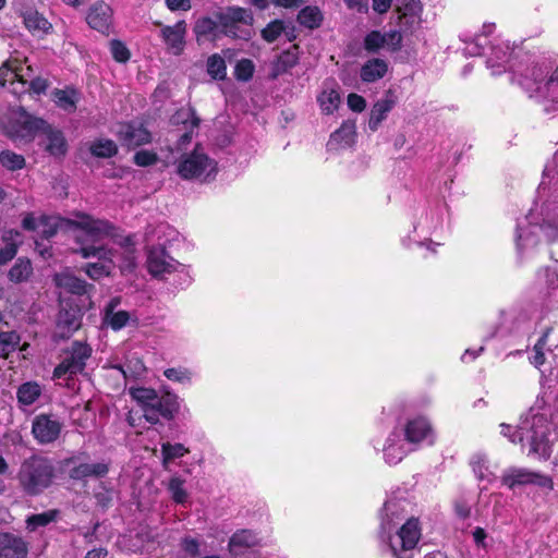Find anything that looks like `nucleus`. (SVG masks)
Listing matches in <instances>:
<instances>
[{
    "label": "nucleus",
    "mask_w": 558,
    "mask_h": 558,
    "mask_svg": "<svg viewBox=\"0 0 558 558\" xmlns=\"http://www.w3.org/2000/svg\"><path fill=\"white\" fill-rule=\"evenodd\" d=\"M185 480L180 476H172L167 485V489L175 504L184 505L187 501L189 494L184 488Z\"/></svg>",
    "instance_id": "nucleus-42"
},
{
    "label": "nucleus",
    "mask_w": 558,
    "mask_h": 558,
    "mask_svg": "<svg viewBox=\"0 0 558 558\" xmlns=\"http://www.w3.org/2000/svg\"><path fill=\"white\" fill-rule=\"evenodd\" d=\"M500 433L508 437L511 442L518 440L524 446L529 445V456L547 459L550 456V444L548 439L549 423L544 415H533L531 422L524 423L518 429L507 424L500 425Z\"/></svg>",
    "instance_id": "nucleus-4"
},
{
    "label": "nucleus",
    "mask_w": 558,
    "mask_h": 558,
    "mask_svg": "<svg viewBox=\"0 0 558 558\" xmlns=\"http://www.w3.org/2000/svg\"><path fill=\"white\" fill-rule=\"evenodd\" d=\"M117 136L121 145L128 148H136L151 142V133L143 122L136 120L121 123Z\"/></svg>",
    "instance_id": "nucleus-18"
},
{
    "label": "nucleus",
    "mask_w": 558,
    "mask_h": 558,
    "mask_svg": "<svg viewBox=\"0 0 558 558\" xmlns=\"http://www.w3.org/2000/svg\"><path fill=\"white\" fill-rule=\"evenodd\" d=\"M343 2L350 10H355L360 13L367 12L368 10V0H343Z\"/></svg>",
    "instance_id": "nucleus-62"
},
{
    "label": "nucleus",
    "mask_w": 558,
    "mask_h": 558,
    "mask_svg": "<svg viewBox=\"0 0 558 558\" xmlns=\"http://www.w3.org/2000/svg\"><path fill=\"white\" fill-rule=\"evenodd\" d=\"M181 547L191 557L199 555V543L197 539L192 537H184L181 543Z\"/></svg>",
    "instance_id": "nucleus-60"
},
{
    "label": "nucleus",
    "mask_w": 558,
    "mask_h": 558,
    "mask_svg": "<svg viewBox=\"0 0 558 558\" xmlns=\"http://www.w3.org/2000/svg\"><path fill=\"white\" fill-rule=\"evenodd\" d=\"M454 511L460 519H466L471 514V507L464 500H458L454 504Z\"/></svg>",
    "instance_id": "nucleus-63"
},
{
    "label": "nucleus",
    "mask_w": 558,
    "mask_h": 558,
    "mask_svg": "<svg viewBox=\"0 0 558 558\" xmlns=\"http://www.w3.org/2000/svg\"><path fill=\"white\" fill-rule=\"evenodd\" d=\"M21 341V337L16 331L0 330V359H7L10 353L14 352Z\"/></svg>",
    "instance_id": "nucleus-41"
},
{
    "label": "nucleus",
    "mask_w": 558,
    "mask_h": 558,
    "mask_svg": "<svg viewBox=\"0 0 558 558\" xmlns=\"http://www.w3.org/2000/svg\"><path fill=\"white\" fill-rule=\"evenodd\" d=\"M86 22L90 28L104 35H109L113 24V11L108 3L98 0L88 8Z\"/></svg>",
    "instance_id": "nucleus-19"
},
{
    "label": "nucleus",
    "mask_w": 558,
    "mask_h": 558,
    "mask_svg": "<svg viewBox=\"0 0 558 558\" xmlns=\"http://www.w3.org/2000/svg\"><path fill=\"white\" fill-rule=\"evenodd\" d=\"M422 536L417 518H410L403 523L395 535H387L390 551L395 558H413L412 551Z\"/></svg>",
    "instance_id": "nucleus-10"
},
{
    "label": "nucleus",
    "mask_w": 558,
    "mask_h": 558,
    "mask_svg": "<svg viewBox=\"0 0 558 558\" xmlns=\"http://www.w3.org/2000/svg\"><path fill=\"white\" fill-rule=\"evenodd\" d=\"M207 72L214 80H223L227 75V64L225 59L215 53L207 60Z\"/></svg>",
    "instance_id": "nucleus-44"
},
{
    "label": "nucleus",
    "mask_w": 558,
    "mask_h": 558,
    "mask_svg": "<svg viewBox=\"0 0 558 558\" xmlns=\"http://www.w3.org/2000/svg\"><path fill=\"white\" fill-rule=\"evenodd\" d=\"M218 32L221 33V26L220 22H216L210 17H202L197 20L194 26V33L197 37V39L204 37H215L217 36Z\"/></svg>",
    "instance_id": "nucleus-38"
},
{
    "label": "nucleus",
    "mask_w": 558,
    "mask_h": 558,
    "mask_svg": "<svg viewBox=\"0 0 558 558\" xmlns=\"http://www.w3.org/2000/svg\"><path fill=\"white\" fill-rule=\"evenodd\" d=\"M495 31V24L488 23L483 25L482 34L468 35L462 34L460 39L465 44L463 53L469 57L482 56L485 51V46L488 43L487 37Z\"/></svg>",
    "instance_id": "nucleus-24"
},
{
    "label": "nucleus",
    "mask_w": 558,
    "mask_h": 558,
    "mask_svg": "<svg viewBox=\"0 0 558 558\" xmlns=\"http://www.w3.org/2000/svg\"><path fill=\"white\" fill-rule=\"evenodd\" d=\"M257 535L251 530H241L235 532L229 541V550L232 555L238 556L244 550L258 545Z\"/></svg>",
    "instance_id": "nucleus-27"
},
{
    "label": "nucleus",
    "mask_w": 558,
    "mask_h": 558,
    "mask_svg": "<svg viewBox=\"0 0 558 558\" xmlns=\"http://www.w3.org/2000/svg\"><path fill=\"white\" fill-rule=\"evenodd\" d=\"M33 275V266L28 258L20 257L8 272V278L14 283L28 281Z\"/></svg>",
    "instance_id": "nucleus-34"
},
{
    "label": "nucleus",
    "mask_w": 558,
    "mask_h": 558,
    "mask_svg": "<svg viewBox=\"0 0 558 558\" xmlns=\"http://www.w3.org/2000/svg\"><path fill=\"white\" fill-rule=\"evenodd\" d=\"M323 112L332 113L340 104V95L335 88H325L317 98Z\"/></svg>",
    "instance_id": "nucleus-40"
},
{
    "label": "nucleus",
    "mask_w": 558,
    "mask_h": 558,
    "mask_svg": "<svg viewBox=\"0 0 558 558\" xmlns=\"http://www.w3.org/2000/svg\"><path fill=\"white\" fill-rule=\"evenodd\" d=\"M558 197V150L553 160L546 165L543 179L537 189V202H542V219L535 217L533 209L525 217L527 227L521 222L517 226V247L519 253L537 245L538 233L542 232L549 241L558 239V206L549 197Z\"/></svg>",
    "instance_id": "nucleus-1"
},
{
    "label": "nucleus",
    "mask_w": 558,
    "mask_h": 558,
    "mask_svg": "<svg viewBox=\"0 0 558 558\" xmlns=\"http://www.w3.org/2000/svg\"><path fill=\"white\" fill-rule=\"evenodd\" d=\"M16 480L27 496L36 497L50 488L57 480V469L51 458L33 453L19 468Z\"/></svg>",
    "instance_id": "nucleus-3"
},
{
    "label": "nucleus",
    "mask_w": 558,
    "mask_h": 558,
    "mask_svg": "<svg viewBox=\"0 0 558 558\" xmlns=\"http://www.w3.org/2000/svg\"><path fill=\"white\" fill-rule=\"evenodd\" d=\"M82 325V313L76 307H62L59 311L57 326L53 333L54 339H69Z\"/></svg>",
    "instance_id": "nucleus-20"
},
{
    "label": "nucleus",
    "mask_w": 558,
    "mask_h": 558,
    "mask_svg": "<svg viewBox=\"0 0 558 558\" xmlns=\"http://www.w3.org/2000/svg\"><path fill=\"white\" fill-rule=\"evenodd\" d=\"M500 481L510 490L525 486H536L546 492L554 489V481L549 475L526 468H508L504 471Z\"/></svg>",
    "instance_id": "nucleus-11"
},
{
    "label": "nucleus",
    "mask_w": 558,
    "mask_h": 558,
    "mask_svg": "<svg viewBox=\"0 0 558 558\" xmlns=\"http://www.w3.org/2000/svg\"><path fill=\"white\" fill-rule=\"evenodd\" d=\"M89 151L97 158H111L118 154V146L112 140H97L92 143Z\"/></svg>",
    "instance_id": "nucleus-39"
},
{
    "label": "nucleus",
    "mask_w": 558,
    "mask_h": 558,
    "mask_svg": "<svg viewBox=\"0 0 558 558\" xmlns=\"http://www.w3.org/2000/svg\"><path fill=\"white\" fill-rule=\"evenodd\" d=\"M393 0H373V10L378 14H385L389 11Z\"/></svg>",
    "instance_id": "nucleus-64"
},
{
    "label": "nucleus",
    "mask_w": 558,
    "mask_h": 558,
    "mask_svg": "<svg viewBox=\"0 0 558 558\" xmlns=\"http://www.w3.org/2000/svg\"><path fill=\"white\" fill-rule=\"evenodd\" d=\"M355 133V123L344 121L341 126L330 135L327 146L329 149L350 146L354 142Z\"/></svg>",
    "instance_id": "nucleus-28"
},
{
    "label": "nucleus",
    "mask_w": 558,
    "mask_h": 558,
    "mask_svg": "<svg viewBox=\"0 0 558 558\" xmlns=\"http://www.w3.org/2000/svg\"><path fill=\"white\" fill-rule=\"evenodd\" d=\"M178 173L185 180L208 181L217 173V163L196 146L191 154L183 156L178 165Z\"/></svg>",
    "instance_id": "nucleus-9"
},
{
    "label": "nucleus",
    "mask_w": 558,
    "mask_h": 558,
    "mask_svg": "<svg viewBox=\"0 0 558 558\" xmlns=\"http://www.w3.org/2000/svg\"><path fill=\"white\" fill-rule=\"evenodd\" d=\"M13 234L20 236V233L17 231H10L3 236L7 243L0 250V265H4L11 259H13L17 253V244L13 241Z\"/></svg>",
    "instance_id": "nucleus-47"
},
{
    "label": "nucleus",
    "mask_w": 558,
    "mask_h": 558,
    "mask_svg": "<svg viewBox=\"0 0 558 558\" xmlns=\"http://www.w3.org/2000/svg\"><path fill=\"white\" fill-rule=\"evenodd\" d=\"M62 423L53 414H38L32 422V435L39 445L54 442L61 434Z\"/></svg>",
    "instance_id": "nucleus-15"
},
{
    "label": "nucleus",
    "mask_w": 558,
    "mask_h": 558,
    "mask_svg": "<svg viewBox=\"0 0 558 558\" xmlns=\"http://www.w3.org/2000/svg\"><path fill=\"white\" fill-rule=\"evenodd\" d=\"M421 23V15H415V20L412 19V15H403L399 13V25L400 29L404 33H413L414 29L420 25Z\"/></svg>",
    "instance_id": "nucleus-55"
},
{
    "label": "nucleus",
    "mask_w": 558,
    "mask_h": 558,
    "mask_svg": "<svg viewBox=\"0 0 558 558\" xmlns=\"http://www.w3.org/2000/svg\"><path fill=\"white\" fill-rule=\"evenodd\" d=\"M411 449H408L401 439L400 433L395 428L386 440L384 447V458L388 464L395 465L402 461L407 453Z\"/></svg>",
    "instance_id": "nucleus-25"
},
{
    "label": "nucleus",
    "mask_w": 558,
    "mask_h": 558,
    "mask_svg": "<svg viewBox=\"0 0 558 558\" xmlns=\"http://www.w3.org/2000/svg\"><path fill=\"white\" fill-rule=\"evenodd\" d=\"M49 83L46 78L37 76L26 83V92L32 90L36 95L45 94Z\"/></svg>",
    "instance_id": "nucleus-58"
},
{
    "label": "nucleus",
    "mask_w": 558,
    "mask_h": 558,
    "mask_svg": "<svg viewBox=\"0 0 558 558\" xmlns=\"http://www.w3.org/2000/svg\"><path fill=\"white\" fill-rule=\"evenodd\" d=\"M133 159L136 166L148 167L157 162L158 156L154 151L143 149L135 153Z\"/></svg>",
    "instance_id": "nucleus-53"
},
{
    "label": "nucleus",
    "mask_w": 558,
    "mask_h": 558,
    "mask_svg": "<svg viewBox=\"0 0 558 558\" xmlns=\"http://www.w3.org/2000/svg\"><path fill=\"white\" fill-rule=\"evenodd\" d=\"M90 354L92 348L87 343L74 341L65 351L62 362L54 368L53 378L60 379L83 372Z\"/></svg>",
    "instance_id": "nucleus-13"
},
{
    "label": "nucleus",
    "mask_w": 558,
    "mask_h": 558,
    "mask_svg": "<svg viewBox=\"0 0 558 558\" xmlns=\"http://www.w3.org/2000/svg\"><path fill=\"white\" fill-rule=\"evenodd\" d=\"M402 33L403 32L401 29H395L383 34L386 36L385 45H387L392 51L400 50L402 46Z\"/></svg>",
    "instance_id": "nucleus-57"
},
{
    "label": "nucleus",
    "mask_w": 558,
    "mask_h": 558,
    "mask_svg": "<svg viewBox=\"0 0 558 558\" xmlns=\"http://www.w3.org/2000/svg\"><path fill=\"white\" fill-rule=\"evenodd\" d=\"M24 26L33 34H48L52 29L51 23L37 10L26 8L20 13Z\"/></svg>",
    "instance_id": "nucleus-26"
},
{
    "label": "nucleus",
    "mask_w": 558,
    "mask_h": 558,
    "mask_svg": "<svg viewBox=\"0 0 558 558\" xmlns=\"http://www.w3.org/2000/svg\"><path fill=\"white\" fill-rule=\"evenodd\" d=\"M110 51L113 59L120 63L129 61L131 57L128 47L121 40L118 39H112L110 41Z\"/></svg>",
    "instance_id": "nucleus-52"
},
{
    "label": "nucleus",
    "mask_w": 558,
    "mask_h": 558,
    "mask_svg": "<svg viewBox=\"0 0 558 558\" xmlns=\"http://www.w3.org/2000/svg\"><path fill=\"white\" fill-rule=\"evenodd\" d=\"M186 453H189V449L185 448L182 444H170L165 442L161 445V456H162V465L165 469L168 468V464L174 459L182 458Z\"/></svg>",
    "instance_id": "nucleus-43"
},
{
    "label": "nucleus",
    "mask_w": 558,
    "mask_h": 558,
    "mask_svg": "<svg viewBox=\"0 0 558 558\" xmlns=\"http://www.w3.org/2000/svg\"><path fill=\"white\" fill-rule=\"evenodd\" d=\"M553 69V63L546 58L526 65L525 69L515 71L513 80L522 87L530 98L539 100L542 96V87L546 82L548 74Z\"/></svg>",
    "instance_id": "nucleus-8"
},
{
    "label": "nucleus",
    "mask_w": 558,
    "mask_h": 558,
    "mask_svg": "<svg viewBox=\"0 0 558 558\" xmlns=\"http://www.w3.org/2000/svg\"><path fill=\"white\" fill-rule=\"evenodd\" d=\"M27 543L11 533H0V558H26Z\"/></svg>",
    "instance_id": "nucleus-23"
},
{
    "label": "nucleus",
    "mask_w": 558,
    "mask_h": 558,
    "mask_svg": "<svg viewBox=\"0 0 558 558\" xmlns=\"http://www.w3.org/2000/svg\"><path fill=\"white\" fill-rule=\"evenodd\" d=\"M163 375L169 380L179 381V383H190L191 376L187 369L182 368H167L163 372Z\"/></svg>",
    "instance_id": "nucleus-56"
},
{
    "label": "nucleus",
    "mask_w": 558,
    "mask_h": 558,
    "mask_svg": "<svg viewBox=\"0 0 558 558\" xmlns=\"http://www.w3.org/2000/svg\"><path fill=\"white\" fill-rule=\"evenodd\" d=\"M32 66L26 68L23 73V68L17 64V61H7L0 66V86H4L7 82L10 83V90L14 95H22L26 93L27 78L32 75Z\"/></svg>",
    "instance_id": "nucleus-17"
},
{
    "label": "nucleus",
    "mask_w": 558,
    "mask_h": 558,
    "mask_svg": "<svg viewBox=\"0 0 558 558\" xmlns=\"http://www.w3.org/2000/svg\"><path fill=\"white\" fill-rule=\"evenodd\" d=\"M398 432L400 436L403 435L404 441L413 446L424 441L432 445L435 438L432 425L424 416L409 418Z\"/></svg>",
    "instance_id": "nucleus-16"
},
{
    "label": "nucleus",
    "mask_w": 558,
    "mask_h": 558,
    "mask_svg": "<svg viewBox=\"0 0 558 558\" xmlns=\"http://www.w3.org/2000/svg\"><path fill=\"white\" fill-rule=\"evenodd\" d=\"M60 517V510L50 509L48 511L32 514L26 519V529L36 531L38 527L47 526L51 522H56Z\"/></svg>",
    "instance_id": "nucleus-36"
},
{
    "label": "nucleus",
    "mask_w": 558,
    "mask_h": 558,
    "mask_svg": "<svg viewBox=\"0 0 558 558\" xmlns=\"http://www.w3.org/2000/svg\"><path fill=\"white\" fill-rule=\"evenodd\" d=\"M388 71V63L379 58H373L361 68V80L365 83H373L383 78Z\"/></svg>",
    "instance_id": "nucleus-29"
},
{
    "label": "nucleus",
    "mask_w": 558,
    "mask_h": 558,
    "mask_svg": "<svg viewBox=\"0 0 558 558\" xmlns=\"http://www.w3.org/2000/svg\"><path fill=\"white\" fill-rule=\"evenodd\" d=\"M43 131L47 135L46 149L53 156H63L66 153V142L62 132L51 129L47 123Z\"/></svg>",
    "instance_id": "nucleus-31"
},
{
    "label": "nucleus",
    "mask_w": 558,
    "mask_h": 558,
    "mask_svg": "<svg viewBox=\"0 0 558 558\" xmlns=\"http://www.w3.org/2000/svg\"><path fill=\"white\" fill-rule=\"evenodd\" d=\"M348 106L354 112H362L366 108V101L362 96L352 93L348 96Z\"/></svg>",
    "instance_id": "nucleus-61"
},
{
    "label": "nucleus",
    "mask_w": 558,
    "mask_h": 558,
    "mask_svg": "<svg viewBox=\"0 0 558 558\" xmlns=\"http://www.w3.org/2000/svg\"><path fill=\"white\" fill-rule=\"evenodd\" d=\"M56 105L68 112L76 109L77 94L74 89H58L52 93Z\"/></svg>",
    "instance_id": "nucleus-37"
},
{
    "label": "nucleus",
    "mask_w": 558,
    "mask_h": 558,
    "mask_svg": "<svg viewBox=\"0 0 558 558\" xmlns=\"http://www.w3.org/2000/svg\"><path fill=\"white\" fill-rule=\"evenodd\" d=\"M177 235L178 232L168 223L158 225L153 235L147 234V241H153L154 238L158 240V244L150 246L147 254L148 271L154 277L172 272L175 269L178 263L167 254L166 246Z\"/></svg>",
    "instance_id": "nucleus-6"
},
{
    "label": "nucleus",
    "mask_w": 558,
    "mask_h": 558,
    "mask_svg": "<svg viewBox=\"0 0 558 558\" xmlns=\"http://www.w3.org/2000/svg\"><path fill=\"white\" fill-rule=\"evenodd\" d=\"M324 20L323 12L318 7H312L307 5L303 8L296 17V21L300 23V25L308 28V29H315L320 27Z\"/></svg>",
    "instance_id": "nucleus-33"
},
{
    "label": "nucleus",
    "mask_w": 558,
    "mask_h": 558,
    "mask_svg": "<svg viewBox=\"0 0 558 558\" xmlns=\"http://www.w3.org/2000/svg\"><path fill=\"white\" fill-rule=\"evenodd\" d=\"M186 24L184 21H179L172 26H163L161 28V38L166 44L168 50L173 54L179 56L182 53L185 46Z\"/></svg>",
    "instance_id": "nucleus-22"
},
{
    "label": "nucleus",
    "mask_w": 558,
    "mask_h": 558,
    "mask_svg": "<svg viewBox=\"0 0 558 558\" xmlns=\"http://www.w3.org/2000/svg\"><path fill=\"white\" fill-rule=\"evenodd\" d=\"M286 31V25L282 21L276 20L270 22L263 31L262 37L268 41L274 43Z\"/></svg>",
    "instance_id": "nucleus-49"
},
{
    "label": "nucleus",
    "mask_w": 558,
    "mask_h": 558,
    "mask_svg": "<svg viewBox=\"0 0 558 558\" xmlns=\"http://www.w3.org/2000/svg\"><path fill=\"white\" fill-rule=\"evenodd\" d=\"M43 393L41 386L36 381L22 384L16 391V398L20 404L28 407L34 404Z\"/></svg>",
    "instance_id": "nucleus-32"
},
{
    "label": "nucleus",
    "mask_w": 558,
    "mask_h": 558,
    "mask_svg": "<svg viewBox=\"0 0 558 558\" xmlns=\"http://www.w3.org/2000/svg\"><path fill=\"white\" fill-rule=\"evenodd\" d=\"M221 33L232 38L248 40L251 31L242 29L240 25L251 26L253 24V14L251 10L240 7H229L225 12L218 15Z\"/></svg>",
    "instance_id": "nucleus-12"
},
{
    "label": "nucleus",
    "mask_w": 558,
    "mask_h": 558,
    "mask_svg": "<svg viewBox=\"0 0 558 558\" xmlns=\"http://www.w3.org/2000/svg\"><path fill=\"white\" fill-rule=\"evenodd\" d=\"M489 43V54L486 60L487 68L492 69L493 74H500L506 71V64L509 62L513 49L508 41L500 38H494Z\"/></svg>",
    "instance_id": "nucleus-21"
},
{
    "label": "nucleus",
    "mask_w": 558,
    "mask_h": 558,
    "mask_svg": "<svg viewBox=\"0 0 558 558\" xmlns=\"http://www.w3.org/2000/svg\"><path fill=\"white\" fill-rule=\"evenodd\" d=\"M395 107V100L388 95L376 101L371 110L368 128L369 130L377 131L380 123L386 119L388 112Z\"/></svg>",
    "instance_id": "nucleus-30"
},
{
    "label": "nucleus",
    "mask_w": 558,
    "mask_h": 558,
    "mask_svg": "<svg viewBox=\"0 0 558 558\" xmlns=\"http://www.w3.org/2000/svg\"><path fill=\"white\" fill-rule=\"evenodd\" d=\"M76 217L77 220L71 221V226L78 229L75 235L77 247L74 251L84 258L97 257L101 260L86 264V275L93 280L109 276L112 253L102 244V241L107 238H116L118 229L108 220L95 219L86 214L80 213Z\"/></svg>",
    "instance_id": "nucleus-2"
},
{
    "label": "nucleus",
    "mask_w": 558,
    "mask_h": 558,
    "mask_svg": "<svg viewBox=\"0 0 558 558\" xmlns=\"http://www.w3.org/2000/svg\"><path fill=\"white\" fill-rule=\"evenodd\" d=\"M57 284L66 291L83 295L87 292V282L71 274H61L56 277Z\"/></svg>",
    "instance_id": "nucleus-35"
},
{
    "label": "nucleus",
    "mask_w": 558,
    "mask_h": 558,
    "mask_svg": "<svg viewBox=\"0 0 558 558\" xmlns=\"http://www.w3.org/2000/svg\"><path fill=\"white\" fill-rule=\"evenodd\" d=\"M471 465L473 469V472L477 476L478 480L484 481H490V476L493 473L488 469V460L485 454L482 453H475L472 457Z\"/></svg>",
    "instance_id": "nucleus-46"
},
{
    "label": "nucleus",
    "mask_w": 558,
    "mask_h": 558,
    "mask_svg": "<svg viewBox=\"0 0 558 558\" xmlns=\"http://www.w3.org/2000/svg\"><path fill=\"white\" fill-rule=\"evenodd\" d=\"M85 453L82 452L77 456H72L64 460V464L70 466L73 465L69 471V476L73 481L85 482L88 478H104L107 476L110 470V463L107 461L99 462H83L81 458L84 457Z\"/></svg>",
    "instance_id": "nucleus-14"
},
{
    "label": "nucleus",
    "mask_w": 558,
    "mask_h": 558,
    "mask_svg": "<svg viewBox=\"0 0 558 558\" xmlns=\"http://www.w3.org/2000/svg\"><path fill=\"white\" fill-rule=\"evenodd\" d=\"M130 315L125 311H119L116 313H111L107 316L108 324L113 330H120L123 328L129 322Z\"/></svg>",
    "instance_id": "nucleus-54"
},
{
    "label": "nucleus",
    "mask_w": 558,
    "mask_h": 558,
    "mask_svg": "<svg viewBox=\"0 0 558 558\" xmlns=\"http://www.w3.org/2000/svg\"><path fill=\"white\" fill-rule=\"evenodd\" d=\"M45 128V120L31 116L23 108L13 110L2 124L3 133L14 142L32 141Z\"/></svg>",
    "instance_id": "nucleus-7"
},
{
    "label": "nucleus",
    "mask_w": 558,
    "mask_h": 558,
    "mask_svg": "<svg viewBox=\"0 0 558 558\" xmlns=\"http://www.w3.org/2000/svg\"><path fill=\"white\" fill-rule=\"evenodd\" d=\"M386 36L379 31H372L364 38V48L368 52H377L381 47L385 46Z\"/></svg>",
    "instance_id": "nucleus-50"
},
{
    "label": "nucleus",
    "mask_w": 558,
    "mask_h": 558,
    "mask_svg": "<svg viewBox=\"0 0 558 558\" xmlns=\"http://www.w3.org/2000/svg\"><path fill=\"white\" fill-rule=\"evenodd\" d=\"M131 397L137 401L144 412L147 422L156 424L160 417L171 420L179 410L178 398L175 395L167 393L159 396L151 388H132Z\"/></svg>",
    "instance_id": "nucleus-5"
},
{
    "label": "nucleus",
    "mask_w": 558,
    "mask_h": 558,
    "mask_svg": "<svg viewBox=\"0 0 558 558\" xmlns=\"http://www.w3.org/2000/svg\"><path fill=\"white\" fill-rule=\"evenodd\" d=\"M99 488V490L95 492V499L98 506L106 509L111 505L112 490L106 488L102 484H100Z\"/></svg>",
    "instance_id": "nucleus-59"
},
{
    "label": "nucleus",
    "mask_w": 558,
    "mask_h": 558,
    "mask_svg": "<svg viewBox=\"0 0 558 558\" xmlns=\"http://www.w3.org/2000/svg\"><path fill=\"white\" fill-rule=\"evenodd\" d=\"M254 74V64L248 59L240 60L234 69V75L239 81H248Z\"/></svg>",
    "instance_id": "nucleus-51"
},
{
    "label": "nucleus",
    "mask_w": 558,
    "mask_h": 558,
    "mask_svg": "<svg viewBox=\"0 0 558 558\" xmlns=\"http://www.w3.org/2000/svg\"><path fill=\"white\" fill-rule=\"evenodd\" d=\"M397 12L403 15H412L415 20V15H421L422 4L420 0H397Z\"/></svg>",
    "instance_id": "nucleus-48"
},
{
    "label": "nucleus",
    "mask_w": 558,
    "mask_h": 558,
    "mask_svg": "<svg viewBox=\"0 0 558 558\" xmlns=\"http://www.w3.org/2000/svg\"><path fill=\"white\" fill-rule=\"evenodd\" d=\"M0 163L10 171L23 169L25 167V158L11 150L0 153Z\"/></svg>",
    "instance_id": "nucleus-45"
}]
</instances>
